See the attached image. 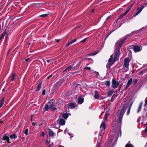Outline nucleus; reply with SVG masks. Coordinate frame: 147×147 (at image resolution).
I'll use <instances>...</instances> for the list:
<instances>
[{
    "instance_id": "obj_1",
    "label": "nucleus",
    "mask_w": 147,
    "mask_h": 147,
    "mask_svg": "<svg viewBox=\"0 0 147 147\" xmlns=\"http://www.w3.org/2000/svg\"><path fill=\"white\" fill-rule=\"evenodd\" d=\"M119 117H116V119L117 118V121H119V123H117V125L116 121V123H114V125L113 127V133L112 134V136L111 138V140L109 142V145H112L113 143L115 142L117 140L118 134L120 133V136L121 134V123L120 124L118 119ZM117 121V120H116Z\"/></svg>"
},
{
    "instance_id": "obj_2",
    "label": "nucleus",
    "mask_w": 147,
    "mask_h": 147,
    "mask_svg": "<svg viewBox=\"0 0 147 147\" xmlns=\"http://www.w3.org/2000/svg\"><path fill=\"white\" fill-rule=\"evenodd\" d=\"M126 38H125L124 40H122L121 39L118 40L116 43L114 52L115 55L113 59L112 58V55H111V58L109 59L108 60V62L109 63V66H111L112 65L118 58L120 54L119 49L121 47V45L124 41L126 40Z\"/></svg>"
},
{
    "instance_id": "obj_3",
    "label": "nucleus",
    "mask_w": 147,
    "mask_h": 147,
    "mask_svg": "<svg viewBox=\"0 0 147 147\" xmlns=\"http://www.w3.org/2000/svg\"><path fill=\"white\" fill-rule=\"evenodd\" d=\"M123 104V102L121 104V105H123L122 108L120 111L119 115V116L118 118L120 124V123L121 122L122 117L124 114V113L125 110V109H126L127 106L126 105Z\"/></svg>"
},
{
    "instance_id": "obj_4",
    "label": "nucleus",
    "mask_w": 147,
    "mask_h": 147,
    "mask_svg": "<svg viewBox=\"0 0 147 147\" xmlns=\"http://www.w3.org/2000/svg\"><path fill=\"white\" fill-rule=\"evenodd\" d=\"M130 61V60L128 58H126L124 59V62L123 66V71H124L126 72L128 71L129 63Z\"/></svg>"
},
{
    "instance_id": "obj_5",
    "label": "nucleus",
    "mask_w": 147,
    "mask_h": 147,
    "mask_svg": "<svg viewBox=\"0 0 147 147\" xmlns=\"http://www.w3.org/2000/svg\"><path fill=\"white\" fill-rule=\"evenodd\" d=\"M106 121L103 120L100 126V129L101 133L103 134L106 129L105 122Z\"/></svg>"
},
{
    "instance_id": "obj_6",
    "label": "nucleus",
    "mask_w": 147,
    "mask_h": 147,
    "mask_svg": "<svg viewBox=\"0 0 147 147\" xmlns=\"http://www.w3.org/2000/svg\"><path fill=\"white\" fill-rule=\"evenodd\" d=\"M145 6L142 5L141 7H138L137 9V11H138L135 13L134 14L133 16V17H135L138 15L142 11V9L144 8Z\"/></svg>"
},
{
    "instance_id": "obj_7",
    "label": "nucleus",
    "mask_w": 147,
    "mask_h": 147,
    "mask_svg": "<svg viewBox=\"0 0 147 147\" xmlns=\"http://www.w3.org/2000/svg\"><path fill=\"white\" fill-rule=\"evenodd\" d=\"M119 84L118 82L116 81L114 79H113L112 81V87L114 88H117Z\"/></svg>"
},
{
    "instance_id": "obj_8",
    "label": "nucleus",
    "mask_w": 147,
    "mask_h": 147,
    "mask_svg": "<svg viewBox=\"0 0 147 147\" xmlns=\"http://www.w3.org/2000/svg\"><path fill=\"white\" fill-rule=\"evenodd\" d=\"M133 49L135 52H138L142 50V47L138 46H135L133 47Z\"/></svg>"
},
{
    "instance_id": "obj_9",
    "label": "nucleus",
    "mask_w": 147,
    "mask_h": 147,
    "mask_svg": "<svg viewBox=\"0 0 147 147\" xmlns=\"http://www.w3.org/2000/svg\"><path fill=\"white\" fill-rule=\"evenodd\" d=\"M59 124L62 125H64L65 124V122L64 119H59L58 120Z\"/></svg>"
},
{
    "instance_id": "obj_10",
    "label": "nucleus",
    "mask_w": 147,
    "mask_h": 147,
    "mask_svg": "<svg viewBox=\"0 0 147 147\" xmlns=\"http://www.w3.org/2000/svg\"><path fill=\"white\" fill-rule=\"evenodd\" d=\"M59 121L57 120L55 122L54 127L56 129L59 128L60 127V124L59 123Z\"/></svg>"
},
{
    "instance_id": "obj_11",
    "label": "nucleus",
    "mask_w": 147,
    "mask_h": 147,
    "mask_svg": "<svg viewBox=\"0 0 147 147\" xmlns=\"http://www.w3.org/2000/svg\"><path fill=\"white\" fill-rule=\"evenodd\" d=\"M84 101V98L81 97H79L78 99V103L80 104H82Z\"/></svg>"
},
{
    "instance_id": "obj_12",
    "label": "nucleus",
    "mask_w": 147,
    "mask_h": 147,
    "mask_svg": "<svg viewBox=\"0 0 147 147\" xmlns=\"http://www.w3.org/2000/svg\"><path fill=\"white\" fill-rule=\"evenodd\" d=\"M132 82V78H130L129 80L127 83L126 86V88L128 87L131 84Z\"/></svg>"
},
{
    "instance_id": "obj_13",
    "label": "nucleus",
    "mask_w": 147,
    "mask_h": 147,
    "mask_svg": "<svg viewBox=\"0 0 147 147\" xmlns=\"http://www.w3.org/2000/svg\"><path fill=\"white\" fill-rule=\"evenodd\" d=\"M49 103L50 104L49 108L51 109H55V108L53 106V103L52 101L50 100L49 102Z\"/></svg>"
},
{
    "instance_id": "obj_14",
    "label": "nucleus",
    "mask_w": 147,
    "mask_h": 147,
    "mask_svg": "<svg viewBox=\"0 0 147 147\" xmlns=\"http://www.w3.org/2000/svg\"><path fill=\"white\" fill-rule=\"evenodd\" d=\"M94 98L96 99H98L99 98V95L98 92L97 91H95V94L94 96Z\"/></svg>"
},
{
    "instance_id": "obj_15",
    "label": "nucleus",
    "mask_w": 147,
    "mask_h": 147,
    "mask_svg": "<svg viewBox=\"0 0 147 147\" xmlns=\"http://www.w3.org/2000/svg\"><path fill=\"white\" fill-rule=\"evenodd\" d=\"M3 140H7V142L9 143H10V142H9V137H8L7 135H5L3 138L2 139Z\"/></svg>"
},
{
    "instance_id": "obj_16",
    "label": "nucleus",
    "mask_w": 147,
    "mask_h": 147,
    "mask_svg": "<svg viewBox=\"0 0 147 147\" xmlns=\"http://www.w3.org/2000/svg\"><path fill=\"white\" fill-rule=\"evenodd\" d=\"M68 130L66 129L65 131L64 132L65 134L67 133L70 136L71 138L73 137L74 136V135L73 134H71L70 133L68 132Z\"/></svg>"
},
{
    "instance_id": "obj_17",
    "label": "nucleus",
    "mask_w": 147,
    "mask_h": 147,
    "mask_svg": "<svg viewBox=\"0 0 147 147\" xmlns=\"http://www.w3.org/2000/svg\"><path fill=\"white\" fill-rule=\"evenodd\" d=\"M68 106L70 109H73L75 108V105L74 104L72 103H69L68 104Z\"/></svg>"
},
{
    "instance_id": "obj_18",
    "label": "nucleus",
    "mask_w": 147,
    "mask_h": 147,
    "mask_svg": "<svg viewBox=\"0 0 147 147\" xmlns=\"http://www.w3.org/2000/svg\"><path fill=\"white\" fill-rule=\"evenodd\" d=\"M142 104H143L142 102H141L140 103V104L139 106L138 110V111H137L138 113L140 111V110L141 109L142 106Z\"/></svg>"
},
{
    "instance_id": "obj_19",
    "label": "nucleus",
    "mask_w": 147,
    "mask_h": 147,
    "mask_svg": "<svg viewBox=\"0 0 147 147\" xmlns=\"http://www.w3.org/2000/svg\"><path fill=\"white\" fill-rule=\"evenodd\" d=\"M49 136L51 137L53 136L54 135V133L50 129H49Z\"/></svg>"
},
{
    "instance_id": "obj_20",
    "label": "nucleus",
    "mask_w": 147,
    "mask_h": 147,
    "mask_svg": "<svg viewBox=\"0 0 147 147\" xmlns=\"http://www.w3.org/2000/svg\"><path fill=\"white\" fill-rule=\"evenodd\" d=\"M114 91L113 90H111L108 92L107 94L108 96H111L114 93Z\"/></svg>"
},
{
    "instance_id": "obj_21",
    "label": "nucleus",
    "mask_w": 147,
    "mask_h": 147,
    "mask_svg": "<svg viewBox=\"0 0 147 147\" xmlns=\"http://www.w3.org/2000/svg\"><path fill=\"white\" fill-rule=\"evenodd\" d=\"M42 86V83H40L38 85L37 89H36V91H37L40 90Z\"/></svg>"
},
{
    "instance_id": "obj_22",
    "label": "nucleus",
    "mask_w": 147,
    "mask_h": 147,
    "mask_svg": "<svg viewBox=\"0 0 147 147\" xmlns=\"http://www.w3.org/2000/svg\"><path fill=\"white\" fill-rule=\"evenodd\" d=\"M108 115V111L106 112L105 115L104 117V119H103V120H105L106 121V119L107 118V116Z\"/></svg>"
},
{
    "instance_id": "obj_23",
    "label": "nucleus",
    "mask_w": 147,
    "mask_h": 147,
    "mask_svg": "<svg viewBox=\"0 0 147 147\" xmlns=\"http://www.w3.org/2000/svg\"><path fill=\"white\" fill-rule=\"evenodd\" d=\"M4 98H2L0 103V108L3 106L4 104Z\"/></svg>"
},
{
    "instance_id": "obj_24",
    "label": "nucleus",
    "mask_w": 147,
    "mask_h": 147,
    "mask_svg": "<svg viewBox=\"0 0 147 147\" xmlns=\"http://www.w3.org/2000/svg\"><path fill=\"white\" fill-rule=\"evenodd\" d=\"M68 117V113H64L63 115V117L65 119H66Z\"/></svg>"
},
{
    "instance_id": "obj_25",
    "label": "nucleus",
    "mask_w": 147,
    "mask_h": 147,
    "mask_svg": "<svg viewBox=\"0 0 147 147\" xmlns=\"http://www.w3.org/2000/svg\"><path fill=\"white\" fill-rule=\"evenodd\" d=\"M17 137V135L15 134H13L10 136V138L11 139H15Z\"/></svg>"
},
{
    "instance_id": "obj_26",
    "label": "nucleus",
    "mask_w": 147,
    "mask_h": 147,
    "mask_svg": "<svg viewBox=\"0 0 147 147\" xmlns=\"http://www.w3.org/2000/svg\"><path fill=\"white\" fill-rule=\"evenodd\" d=\"M49 109V106L48 105H46L45 106V107L44 108V111H47Z\"/></svg>"
},
{
    "instance_id": "obj_27",
    "label": "nucleus",
    "mask_w": 147,
    "mask_h": 147,
    "mask_svg": "<svg viewBox=\"0 0 147 147\" xmlns=\"http://www.w3.org/2000/svg\"><path fill=\"white\" fill-rule=\"evenodd\" d=\"M72 66H69L67 67L64 71H68L69 70H70L72 68Z\"/></svg>"
},
{
    "instance_id": "obj_28",
    "label": "nucleus",
    "mask_w": 147,
    "mask_h": 147,
    "mask_svg": "<svg viewBox=\"0 0 147 147\" xmlns=\"http://www.w3.org/2000/svg\"><path fill=\"white\" fill-rule=\"evenodd\" d=\"M102 134H99V136L98 138V142H100L101 141V139L102 138Z\"/></svg>"
},
{
    "instance_id": "obj_29",
    "label": "nucleus",
    "mask_w": 147,
    "mask_h": 147,
    "mask_svg": "<svg viewBox=\"0 0 147 147\" xmlns=\"http://www.w3.org/2000/svg\"><path fill=\"white\" fill-rule=\"evenodd\" d=\"M6 34V32H4L2 34L0 38V40Z\"/></svg>"
},
{
    "instance_id": "obj_30",
    "label": "nucleus",
    "mask_w": 147,
    "mask_h": 147,
    "mask_svg": "<svg viewBox=\"0 0 147 147\" xmlns=\"http://www.w3.org/2000/svg\"><path fill=\"white\" fill-rule=\"evenodd\" d=\"M15 76H16V75L15 74H12V78H11V81H13L15 79Z\"/></svg>"
},
{
    "instance_id": "obj_31",
    "label": "nucleus",
    "mask_w": 147,
    "mask_h": 147,
    "mask_svg": "<svg viewBox=\"0 0 147 147\" xmlns=\"http://www.w3.org/2000/svg\"><path fill=\"white\" fill-rule=\"evenodd\" d=\"M105 84L107 86H109L110 85V82L109 81H107Z\"/></svg>"
},
{
    "instance_id": "obj_32",
    "label": "nucleus",
    "mask_w": 147,
    "mask_h": 147,
    "mask_svg": "<svg viewBox=\"0 0 147 147\" xmlns=\"http://www.w3.org/2000/svg\"><path fill=\"white\" fill-rule=\"evenodd\" d=\"M125 147H134L131 144H127L125 146Z\"/></svg>"
},
{
    "instance_id": "obj_33",
    "label": "nucleus",
    "mask_w": 147,
    "mask_h": 147,
    "mask_svg": "<svg viewBox=\"0 0 147 147\" xmlns=\"http://www.w3.org/2000/svg\"><path fill=\"white\" fill-rule=\"evenodd\" d=\"M138 81V80L137 79H135L133 81V83L134 84H136Z\"/></svg>"
},
{
    "instance_id": "obj_34",
    "label": "nucleus",
    "mask_w": 147,
    "mask_h": 147,
    "mask_svg": "<svg viewBox=\"0 0 147 147\" xmlns=\"http://www.w3.org/2000/svg\"><path fill=\"white\" fill-rule=\"evenodd\" d=\"M28 129H26L25 131L24 132V134L26 135H27L28 134Z\"/></svg>"
},
{
    "instance_id": "obj_35",
    "label": "nucleus",
    "mask_w": 147,
    "mask_h": 147,
    "mask_svg": "<svg viewBox=\"0 0 147 147\" xmlns=\"http://www.w3.org/2000/svg\"><path fill=\"white\" fill-rule=\"evenodd\" d=\"M40 3H36L34 5V6L35 7H37L40 6Z\"/></svg>"
},
{
    "instance_id": "obj_36",
    "label": "nucleus",
    "mask_w": 147,
    "mask_h": 147,
    "mask_svg": "<svg viewBox=\"0 0 147 147\" xmlns=\"http://www.w3.org/2000/svg\"><path fill=\"white\" fill-rule=\"evenodd\" d=\"M130 108H131V106H130L128 109V110L127 111V115H128L129 114V113H130Z\"/></svg>"
},
{
    "instance_id": "obj_37",
    "label": "nucleus",
    "mask_w": 147,
    "mask_h": 147,
    "mask_svg": "<svg viewBox=\"0 0 147 147\" xmlns=\"http://www.w3.org/2000/svg\"><path fill=\"white\" fill-rule=\"evenodd\" d=\"M87 38H85L83 40H81L80 42H82V43H84V42H85L86 40H87Z\"/></svg>"
},
{
    "instance_id": "obj_38",
    "label": "nucleus",
    "mask_w": 147,
    "mask_h": 147,
    "mask_svg": "<svg viewBox=\"0 0 147 147\" xmlns=\"http://www.w3.org/2000/svg\"><path fill=\"white\" fill-rule=\"evenodd\" d=\"M76 40H77L76 39H75L73 40L70 42V44H71L74 43V42H75Z\"/></svg>"
},
{
    "instance_id": "obj_39",
    "label": "nucleus",
    "mask_w": 147,
    "mask_h": 147,
    "mask_svg": "<svg viewBox=\"0 0 147 147\" xmlns=\"http://www.w3.org/2000/svg\"><path fill=\"white\" fill-rule=\"evenodd\" d=\"M134 4V3L132 4L130 7H128L127 8V10H128V11H129V10L131 9V7L132 6V5H133Z\"/></svg>"
},
{
    "instance_id": "obj_40",
    "label": "nucleus",
    "mask_w": 147,
    "mask_h": 147,
    "mask_svg": "<svg viewBox=\"0 0 147 147\" xmlns=\"http://www.w3.org/2000/svg\"><path fill=\"white\" fill-rule=\"evenodd\" d=\"M48 14H44L40 15V16L41 17H45Z\"/></svg>"
},
{
    "instance_id": "obj_41",
    "label": "nucleus",
    "mask_w": 147,
    "mask_h": 147,
    "mask_svg": "<svg viewBox=\"0 0 147 147\" xmlns=\"http://www.w3.org/2000/svg\"><path fill=\"white\" fill-rule=\"evenodd\" d=\"M45 90H43L42 92V94L43 95H45Z\"/></svg>"
},
{
    "instance_id": "obj_42",
    "label": "nucleus",
    "mask_w": 147,
    "mask_h": 147,
    "mask_svg": "<svg viewBox=\"0 0 147 147\" xmlns=\"http://www.w3.org/2000/svg\"><path fill=\"white\" fill-rule=\"evenodd\" d=\"M128 10H126L125 12L123 13V16L125 15L128 12Z\"/></svg>"
},
{
    "instance_id": "obj_43",
    "label": "nucleus",
    "mask_w": 147,
    "mask_h": 147,
    "mask_svg": "<svg viewBox=\"0 0 147 147\" xmlns=\"http://www.w3.org/2000/svg\"><path fill=\"white\" fill-rule=\"evenodd\" d=\"M45 133L44 132H42L41 136L42 137H44L45 136Z\"/></svg>"
},
{
    "instance_id": "obj_44",
    "label": "nucleus",
    "mask_w": 147,
    "mask_h": 147,
    "mask_svg": "<svg viewBox=\"0 0 147 147\" xmlns=\"http://www.w3.org/2000/svg\"><path fill=\"white\" fill-rule=\"evenodd\" d=\"M97 53H98V52H97L95 53H91L90 54V55H96V54H97Z\"/></svg>"
},
{
    "instance_id": "obj_45",
    "label": "nucleus",
    "mask_w": 147,
    "mask_h": 147,
    "mask_svg": "<svg viewBox=\"0 0 147 147\" xmlns=\"http://www.w3.org/2000/svg\"><path fill=\"white\" fill-rule=\"evenodd\" d=\"M70 45H71L70 42H68L65 45V46L66 47H67L69 46Z\"/></svg>"
},
{
    "instance_id": "obj_46",
    "label": "nucleus",
    "mask_w": 147,
    "mask_h": 147,
    "mask_svg": "<svg viewBox=\"0 0 147 147\" xmlns=\"http://www.w3.org/2000/svg\"><path fill=\"white\" fill-rule=\"evenodd\" d=\"M85 69H87L88 70H90L91 69V68L90 67H86L85 68H84Z\"/></svg>"
},
{
    "instance_id": "obj_47",
    "label": "nucleus",
    "mask_w": 147,
    "mask_h": 147,
    "mask_svg": "<svg viewBox=\"0 0 147 147\" xmlns=\"http://www.w3.org/2000/svg\"><path fill=\"white\" fill-rule=\"evenodd\" d=\"M47 62L48 63H49L51 62V61L49 59V60H47Z\"/></svg>"
},
{
    "instance_id": "obj_48",
    "label": "nucleus",
    "mask_w": 147,
    "mask_h": 147,
    "mask_svg": "<svg viewBox=\"0 0 147 147\" xmlns=\"http://www.w3.org/2000/svg\"><path fill=\"white\" fill-rule=\"evenodd\" d=\"M144 4L145 5H147V1H145L144 3Z\"/></svg>"
},
{
    "instance_id": "obj_49",
    "label": "nucleus",
    "mask_w": 147,
    "mask_h": 147,
    "mask_svg": "<svg viewBox=\"0 0 147 147\" xmlns=\"http://www.w3.org/2000/svg\"><path fill=\"white\" fill-rule=\"evenodd\" d=\"M29 59V58H27L25 60V61L26 62H28V61Z\"/></svg>"
},
{
    "instance_id": "obj_50",
    "label": "nucleus",
    "mask_w": 147,
    "mask_h": 147,
    "mask_svg": "<svg viewBox=\"0 0 147 147\" xmlns=\"http://www.w3.org/2000/svg\"><path fill=\"white\" fill-rule=\"evenodd\" d=\"M50 77V78H51V77H54V75H53L52 74V75H50V76H49Z\"/></svg>"
},
{
    "instance_id": "obj_51",
    "label": "nucleus",
    "mask_w": 147,
    "mask_h": 147,
    "mask_svg": "<svg viewBox=\"0 0 147 147\" xmlns=\"http://www.w3.org/2000/svg\"><path fill=\"white\" fill-rule=\"evenodd\" d=\"M147 131V127H146L145 129V131L146 132Z\"/></svg>"
},
{
    "instance_id": "obj_52",
    "label": "nucleus",
    "mask_w": 147,
    "mask_h": 147,
    "mask_svg": "<svg viewBox=\"0 0 147 147\" xmlns=\"http://www.w3.org/2000/svg\"><path fill=\"white\" fill-rule=\"evenodd\" d=\"M147 105V103L145 102V103L144 104V106H146Z\"/></svg>"
},
{
    "instance_id": "obj_53",
    "label": "nucleus",
    "mask_w": 147,
    "mask_h": 147,
    "mask_svg": "<svg viewBox=\"0 0 147 147\" xmlns=\"http://www.w3.org/2000/svg\"><path fill=\"white\" fill-rule=\"evenodd\" d=\"M48 142H49L48 141L46 140V143H48Z\"/></svg>"
},
{
    "instance_id": "obj_54",
    "label": "nucleus",
    "mask_w": 147,
    "mask_h": 147,
    "mask_svg": "<svg viewBox=\"0 0 147 147\" xmlns=\"http://www.w3.org/2000/svg\"><path fill=\"white\" fill-rule=\"evenodd\" d=\"M50 78V76H48V77H47V79H49Z\"/></svg>"
},
{
    "instance_id": "obj_55",
    "label": "nucleus",
    "mask_w": 147,
    "mask_h": 147,
    "mask_svg": "<svg viewBox=\"0 0 147 147\" xmlns=\"http://www.w3.org/2000/svg\"><path fill=\"white\" fill-rule=\"evenodd\" d=\"M145 102L147 103V99L145 100Z\"/></svg>"
},
{
    "instance_id": "obj_56",
    "label": "nucleus",
    "mask_w": 147,
    "mask_h": 147,
    "mask_svg": "<svg viewBox=\"0 0 147 147\" xmlns=\"http://www.w3.org/2000/svg\"><path fill=\"white\" fill-rule=\"evenodd\" d=\"M94 11V9H93V10H92L91 11V12L92 13H93Z\"/></svg>"
},
{
    "instance_id": "obj_57",
    "label": "nucleus",
    "mask_w": 147,
    "mask_h": 147,
    "mask_svg": "<svg viewBox=\"0 0 147 147\" xmlns=\"http://www.w3.org/2000/svg\"><path fill=\"white\" fill-rule=\"evenodd\" d=\"M96 147H100L99 146V144H98V146H97Z\"/></svg>"
},
{
    "instance_id": "obj_58",
    "label": "nucleus",
    "mask_w": 147,
    "mask_h": 147,
    "mask_svg": "<svg viewBox=\"0 0 147 147\" xmlns=\"http://www.w3.org/2000/svg\"><path fill=\"white\" fill-rule=\"evenodd\" d=\"M109 36L108 35L107 36H106V38H107L108 37V36Z\"/></svg>"
},
{
    "instance_id": "obj_59",
    "label": "nucleus",
    "mask_w": 147,
    "mask_h": 147,
    "mask_svg": "<svg viewBox=\"0 0 147 147\" xmlns=\"http://www.w3.org/2000/svg\"><path fill=\"white\" fill-rule=\"evenodd\" d=\"M56 40L57 42H58L59 41V40Z\"/></svg>"
},
{
    "instance_id": "obj_60",
    "label": "nucleus",
    "mask_w": 147,
    "mask_h": 147,
    "mask_svg": "<svg viewBox=\"0 0 147 147\" xmlns=\"http://www.w3.org/2000/svg\"><path fill=\"white\" fill-rule=\"evenodd\" d=\"M109 18V16L108 17H107V20Z\"/></svg>"
},
{
    "instance_id": "obj_61",
    "label": "nucleus",
    "mask_w": 147,
    "mask_h": 147,
    "mask_svg": "<svg viewBox=\"0 0 147 147\" xmlns=\"http://www.w3.org/2000/svg\"><path fill=\"white\" fill-rule=\"evenodd\" d=\"M32 116H31V120H32Z\"/></svg>"
},
{
    "instance_id": "obj_62",
    "label": "nucleus",
    "mask_w": 147,
    "mask_h": 147,
    "mask_svg": "<svg viewBox=\"0 0 147 147\" xmlns=\"http://www.w3.org/2000/svg\"><path fill=\"white\" fill-rule=\"evenodd\" d=\"M111 34V33H110L108 35L109 36Z\"/></svg>"
},
{
    "instance_id": "obj_63",
    "label": "nucleus",
    "mask_w": 147,
    "mask_h": 147,
    "mask_svg": "<svg viewBox=\"0 0 147 147\" xmlns=\"http://www.w3.org/2000/svg\"><path fill=\"white\" fill-rule=\"evenodd\" d=\"M111 34V33H110L108 35L109 36Z\"/></svg>"
},
{
    "instance_id": "obj_64",
    "label": "nucleus",
    "mask_w": 147,
    "mask_h": 147,
    "mask_svg": "<svg viewBox=\"0 0 147 147\" xmlns=\"http://www.w3.org/2000/svg\"><path fill=\"white\" fill-rule=\"evenodd\" d=\"M96 73L98 75V72H96Z\"/></svg>"
}]
</instances>
